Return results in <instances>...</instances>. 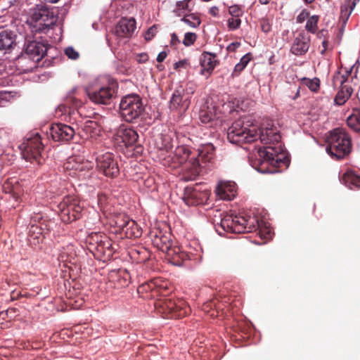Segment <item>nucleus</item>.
<instances>
[{
	"label": "nucleus",
	"mask_w": 360,
	"mask_h": 360,
	"mask_svg": "<svg viewBox=\"0 0 360 360\" xmlns=\"http://www.w3.org/2000/svg\"><path fill=\"white\" fill-rule=\"evenodd\" d=\"M258 129L251 117H244L234 122L229 128L227 139L232 143L240 144L254 141L259 137L262 143L273 144L255 148L250 156V162L252 167L261 173L277 172V167L282 165L287 166L289 162L288 156L279 143V127L274 121L266 120L259 128V134Z\"/></svg>",
	"instance_id": "f257e3e1"
},
{
	"label": "nucleus",
	"mask_w": 360,
	"mask_h": 360,
	"mask_svg": "<svg viewBox=\"0 0 360 360\" xmlns=\"http://www.w3.org/2000/svg\"><path fill=\"white\" fill-rule=\"evenodd\" d=\"M212 146H206L198 150V154L191 153L184 146H177L169 158L174 163L183 165V170L186 173V179L191 180L194 179L200 171L201 163L210 162L212 158V154L210 153Z\"/></svg>",
	"instance_id": "f03ea898"
},
{
	"label": "nucleus",
	"mask_w": 360,
	"mask_h": 360,
	"mask_svg": "<svg viewBox=\"0 0 360 360\" xmlns=\"http://www.w3.org/2000/svg\"><path fill=\"white\" fill-rule=\"evenodd\" d=\"M117 84L108 77L98 78L86 89V93L89 99L97 104H108L115 94Z\"/></svg>",
	"instance_id": "7ed1b4c3"
},
{
	"label": "nucleus",
	"mask_w": 360,
	"mask_h": 360,
	"mask_svg": "<svg viewBox=\"0 0 360 360\" xmlns=\"http://www.w3.org/2000/svg\"><path fill=\"white\" fill-rule=\"evenodd\" d=\"M326 143V152L333 158H343L351 151L350 138L343 129L337 128L330 131Z\"/></svg>",
	"instance_id": "20e7f679"
},
{
	"label": "nucleus",
	"mask_w": 360,
	"mask_h": 360,
	"mask_svg": "<svg viewBox=\"0 0 360 360\" xmlns=\"http://www.w3.org/2000/svg\"><path fill=\"white\" fill-rule=\"evenodd\" d=\"M257 217L225 214L220 221L221 228L227 232L243 233L252 231L256 227Z\"/></svg>",
	"instance_id": "39448f33"
},
{
	"label": "nucleus",
	"mask_w": 360,
	"mask_h": 360,
	"mask_svg": "<svg viewBox=\"0 0 360 360\" xmlns=\"http://www.w3.org/2000/svg\"><path fill=\"white\" fill-rule=\"evenodd\" d=\"M57 22L53 12L46 8H36L33 10L28 23L32 32H46Z\"/></svg>",
	"instance_id": "423d86ee"
},
{
	"label": "nucleus",
	"mask_w": 360,
	"mask_h": 360,
	"mask_svg": "<svg viewBox=\"0 0 360 360\" xmlns=\"http://www.w3.org/2000/svg\"><path fill=\"white\" fill-rule=\"evenodd\" d=\"M143 110L142 100L136 94L127 95L122 98L120 101V114L127 122H132L139 118Z\"/></svg>",
	"instance_id": "0eeeda50"
},
{
	"label": "nucleus",
	"mask_w": 360,
	"mask_h": 360,
	"mask_svg": "<svg viewBox=\"0 0 360 360\" xmlns=\"http://www.w3.org/2000/svg\"><path fill=\"white\" fill-rule=\"evenodd\" d=\"M84 205L74 196H67L58 205V214L62 221L69 223L79 217Z\"/></svg>",
	"instance_id": "6e6552de"
},
{
	"label": "nucleus",
	"mask_w": 360,
	"mask_h": 360,
	"mask_svg": "<svg viewBox=\"0 0 360 360\" xmlns=\"http://www.w3.org/2000/svg\"><path fill=\"white\" fill-rule=\"evenodd\" d=\"M354 69V65L351 66L349 68V70H346V75H340L337 74L333 77V84L337 85L342 86V89L340 91H338L337 94L335 98V103L338 105H341L344 104L346 101L349 98V96L352 95V89L351 87L347 86V85H344L343 84L348 82L349 79V77H351V82L354 83L355 85H358L359 82H356L354 80L356 79V72L354 73V76L352 75L353 70Z\"/></svg>",
	"instance_id": "1a4fd4ad"
},
{
	"label": "nucleus",
	"mask_w": 360,
	"mask_h": 360,
	"mask_svg": "<svg viewBox=\"0 0 360 360\" xmlns=\"http://www.w3.org/2000/svg\"><path fill=\"white\" fill-rule=\"evenodd\" d=\"M194 90L192 87H188L186 89L182 86L176 87L170 99V109L178 110L180 112H185L190 105L191 96Z\"/></svg>",
	"instance_id": "9d476101"
},
{
	"label": "nucleus",
	"mask_w": 360,
	"mask_h": 360,
	"mask_svg": "<svg viewBox=\"0 0 360 360\" xmlns=\"http://www.w3.org/2000/svg\"><path fill=\"white\" fill-rule=\"evenodd\" d=\"M94 167V163L88 161L80 155L69 157L64 162L63 168L69 174L83 176L81 173L84 171H89Z\"/></svg>",
	"instance_id": "9b49d317"
},
{
	"label": "nucleus",
	"mask_w": 360,
	"mask_h": 360,
	"mask_svg": "<svg viewBox=\"0 0 360 360\" xmlns=\"http://www.w3.org/2000/svg\"><path fill=\"white\" fill-rule=\"evenodd\" d=\"M139 135L131 127L122 124L117 129L114 134L113 139L116 144L120 146H131L138 141Z\"/></svg>",
	"instance_id": "f8f14e48"
},
{
	"label": "nucleus",
	"mask_w": 360,
	"mask_h": 360,
	"mask_svg": "<svg viewBox=\"0 0 360 360\" xmlns=\"http://www.w3.org/2000/svg\"><path fill=\"white\" fill-rule=\"evenodd\" d=\"M42 148L39 136L28 139L26 143H22L20 146L23 158L27 160H34L39 162Z\"/></svg>",
	"instance_id": "ddd939ff"
},
{
	"label": "nucleus",
	"mask_w": 360,
	"mask_h": 360,
	"mask_svg": "<svg viewBox=\"0 0 360 360\" xmlns=\"http://www.w3.org/2000/svg\"><path fill=\"white\" fill-rule=\"evenodd\" d=\"M113 158L112 153H106L96 159L97 167L107 176H115L119 173L117 164Z\"/></svg>",
	"instance_id": "4468645a"
},
{
	"label": "nucleus",
	"mask_w": 360,
	"mask_h": 360,
	"mask_svg": "<svg viewBox=\"0 0 360 360\" xmlns=\"http://www.w3.org/2000/svg\"><path fill=\"white\" fill-rule=\"evenodd\" d=\"M136 29V21L134 18H122L117 24L114 34L119 40L130 38Z\"/></svg>",
	"instance_id": "2eb2a0df"
},
{
	"label": "nucleus",
	"mask_w": 360,
	"mask_h": 360,
	"mask_svg": "<svg viewBox=\"0 0 360 360\" xmlns=\"http://www.w3.org/2000/svg\"><path fill=\"white\" fill-rule=\"evenodd\" d=\"M75 130L70 126L64 124H55L49 128L48 134L56 141H69L74 134Z\"/></svg>",
	"instance_id": "dca6fc26"
},
{
	"label": "nucleus",
	"mask_w": 360,
	"mask_h": 360,
	"mask_svg": "<svg viewBox=\"0 0 360 360\" xmlns=\"http://www.w3.org/2000/svg\"><path fill=\"white\" fill-rule=\"evenodd\" d=\"M237 192L236 184L230 181H221L216 188L217 195L221 200H231Z\"/></svg>",
	"instance_id": "f3484780"
},
{
	"label": "nucleus",
	"mask_w": 360,
	"mask_h": 360,
	"mask_svg": "<svg viewBox=\"0 0 360 360\" xmlns=\"http://www.w3.org/2000/svg\"><path fill=\"white\" fill-rule=\"evenodd\" d=\"M309 41L310 37L308 34L300 33L292 44L291 52L297 56L304 54L309 49Z\"/></svg>",
	"instance_id": "a211bd4d"
},
{
	"label": "nucleus",
	"mask_w": 360,
	"mask_h": 360,
	"mask_svg": "<svg viewBox=\"0 0 360 360\" xmlns=\"http://www.w3.org/2000/svg\"><path fill=\"white\" fill-rule=\"evenodd\" d=\"M80 136L84 139H96L101 133V126L94 120H87L82 125Z\"/></svg>",
	"instance_id": "6ab92c4d"
},
{
	"label": "nucleus",
	"mask_w": 360,
	"mask_h": 360,
	"mask_svg": "<svg viewBox=\"0 0 360 360\" xmlns=\"http://www.w3.org/2000/svg\"><path fill=\"white\" fill-rule=\"evenodd\" d=\"M44 221L43 222H39L38 224H33L31 225L29 230V240L31 243L33 245H37L40 242L43 241V239L46 234L45 232V229H48L47 225L44 224Z\"/></svg>",
	"instance_id": "aec40b11"
},
{
	"label": "nucleus",
	"mask_w": 360,
	"mask_h": 360,
	"mask_svg": "<svg viewBox=\"0 0 360 360\" xmlns=\"http://www.w3.org/2000/svg\"><path fill=\"white\" fill-rule=\"evenodd\" d=\"M200 63L202 67L200 73L207 77L216 67L217 61L214 55L205 53L202 55Z\"/></svg>",
	"instance_id": "412c9836"
},
{
	"label": "nucleus",
	"mask_w": 360,
	"mask_h": 360,
	"mask_svg": "<svg viewBox=\"0 0 360 360\" xmlns=\"http://www.w3.org/2000/svg\"><path fill=\"white\" fill-rule=\"evenodd\" d=\"M46 46L40 42L31 41L26 47V53L37 60L41 59L46 53Z\"/></svg>",
	"instance_id": "4be33fe9"
},
{
	"label": "nucleus",
	"mask_w": 360,
	"mask_h": 360,
	"mask_svg": "<svg viewBox=\"0 0 360 360\" xmlns=\"http://www.w3.org/2000/svg\"><path fill=\"white\" fill-rule=\"evenodd\" d=\"M15 45V34L8 30L0 32V50L7 51Z\"/></svg>",
	"instance_id": "5701e85b"
},
{
	"label": "nucleus",
	"mask_w": 360,
	"mask_h": 360,
	"mask_svg": "<svg viewBox=\"0 0 360 360\" xmlns=\"http://www.w3.org/2000/svg\"><path fill=\"white\" fill-rule=\"evenodd\" d=\"M82 295L83 294H69V296H68V294H65V297H62V299L67 307L73 309H79L83 306L85 302Z\"/></svg>",
	"instance_id": "b1692460"
},
{
	"label": "nucleus",
	"mask_w": 360,
	"mask_h": 360,
	"mask_svg": "<svg viewBox=\"0 0 360 360\" xmlns=\"http://www.w3.org/2000/svg\"><path fill=\"white\" fill-rule=\"evenodd\" d=\"M176 143L171 134H161L155 139L156 147L161 150L169 151Z\"/></svg>",
	"instance_id": "393cba45"
},
{
	"label": "nucleus",
	"mask_w": 360,
	"mask_h": 360,
	"mask_svg": "<svg viewBox=\"0 0 360 360\" xmlns=\"http://www.w3.org/2000/svg\"><path fill=\"white\" fill-rule=\"evenodd\" d=\"M199 117L202 123L207 124L218 120L220 117L214 106H207L205 108L200 110Z\"/></svg>",
	"instance_id": "a878e982"
},
{
	"label": "nucleus",
	"mask_w": 360,
	"mask_h": 360,
	"mask_svg": "<svg viewBox=\"0 0 360 360\" xmlns=\"http://www.w3.org/2000/svg\"><path fill=\"white\" fill-rule=\"evenodd\" d=\"M82 96L83 94L77 87H75L68 92L66 100L68 103H72L75 108H78L83 104Z\"/></svg>",
	"instance_id": "bb28decb"
},
{
	"label": "nucleus",
	"mask_w": 360,
	"mask_h": 360,
	"mask_svg": "<svg viewBox=\"0 0 360 360\" xmlns=\"http://www.w3.org/2000/svg\"><path fill=\"white\" fill-rule=\"evenodd\" d=\"M257 221L258 223L255 229L257 228L259 229L260 237L266 240L270 239L272 237V231L269 223L263 219H259L258 217Z\"/></svg>",
	"instance_id": "cd10ccee"
},
{
	"label": "nucleus",
	"mask_w": 360,
	"mask_h": 360,
	"mask_svg": "<svg viewBox=\"0 0 360 360\" xmlns=\"http://www.w3.org/2000/svg\"><path fill=\"white\" fill-rule=\"evenodd\" d=\"M162 251H165L166 254L169 259L170 262L176 266H181V260L179 259V253H181V250L179 247L172 248L170 246L166 245L165 249L162 247Z\"/></svg>",
	"instance_id": "c85d7f7f"
},
{
	"label": "nucleus",
	"mask_w": 360,
	"mask_h": 360,
	"mask_svg": "<svg viewBox=\"0 0 360 360\" xmlns=\"http://www.w3.org/2000/svg\"><path fill=\"white\" fill-rule=\"evenodd\" d=\"M342 181L350 188H352L353 187L358 188L360 186V177L352 171H347L345 173L342 178Z\"/></svg>",
	"instance_id": "c756f323"
},
{
	"label": "nucleus",
	"mask_w": 360,
	"mask_h": 360,
	"mask_svg": "<svg viewBox=\"0 0 360 360\" xmlns=\"http://www.w3.org/2000/svg\"><path fill=\"white\" fill-rule=\"evenodd\" d=\"M359 0H345V3L341 7V15L340 18L343 22L345 23L351 15L353 9L354 8L357 2Z\"/></svg>",
	"instance_id": "7c9ffc66"
},
{
	"label": "nucleus",
	"mask_w": 360,
	"mask_h": 360,
	"mask_svg": "<svg viewBox=\"0 0 360 360\" xmlns=\"http://www.w3.org/2000/svg\"><path fill=\"white\" fill-rule=\"evenodd\" d=\"M349 128L360 133V109H354L353 112L347 120Z\"/></svg>",
	"instance_id": "2f4dec72"
},
{
	"label": "nucleus",
	"mask_w": 360,
	"mask_h": 360,
	"mask_svg": "<svg viewBox=\"0 0 360 360\" xmlns=\"http://www.w3.org/2000/svg\"><path fill=\"white\" fill-rule=\"evenodd\" d=\"M127 223L128 224L123 231L127 237L138 238L141 236V229L134 220L129 219Z\"/></svg>",
	"instance_id": "473e14b6"
},
{
	"label": "nucleus",
	"mask_w": 360,
	"mask_h": 360,
	"mask_svg": "<svg viewBox=\"0 0 360 360\" xmlns=\"http://www.w3.org/2000/svg\"><path fill=\"white\" fill-rule=\"evenodd\" d=\"M103 236L101 235H98L96 233H91V234H89L88 236V240L90 243H92L93 242H95L96 243H97L98 248L102 246L106 247L107 248H110V247H111V244L110 243V241H108V240L103 241Z\"/></svg>",
	"instance_id": "72a5a7b5"
},
{
	"label": "nucleus",
	"mask_w": 360,
	"mask_h": 360,
	"mask_svg": "<svg viewBox=\"0 0 360 360\" xmlns=\"http://www.w3.org/2000/svg\"><path fill=\"white\" fill-rule=\"evenodd\" d=\"M129 219H130L129 217L120 214L115 217V219L112 223L115 226L118 227L120 230L123 232L128 224L127 221H129Z\"/></svg>",
	"instance_id": "f704fd0d"
},
{
	"label": "nucleus",
	"mask_w": 360,
	"mask_h": 360,
	"mask_svg": "<svg viewBox=\"0 0 360 360\" xmlns=\"http://www.w3.org/2000/svg\"><path fill=\"white\" fill-rule=\"evenodd\" d=\"M302 82L304 85L307 86L312 91H316L319 89L320 82L318 78H303Z\"/></svg>",
	"instance_id": "c9c22d12"
},
{
	"label": "nucleus",
	"mask_w": 360,
	"mask_h": 360,
	"mask_svg": "<svg viewBox=\"0 0 360 360\" xmlns=\"http://www.w3.org/2000/svg\"><path fill=\"white\" fill-rule=\"evenodd\" d=\"M15 181L12 180L11 181H8L4 184V189L6 193H11L12 200L17 202L19 198V194L18 192V187L15 186L11 190H8V187L10 184H13Z\"/></svg>",
	"instance_id": "e433bc0d"
},
{
	"label": "nucleus",
	"mask_w": 360,
	"mask_h": 360,
	"mask_svg": "<svg viewBox=\"0 0 360 360\" xmlns=\"http://www.w3.org/2000/svg\"><path fill=\"white\" fill-rule=\"evenodd\" d=\"M250 59L251 56L249 53L243 56L240 62L236 65L234 72H240L246 67Z\"/></svg>",
	"instance_id": "4c0bfd02"
},
{
	"label": "nucleus",
	"mask_w": 360,
	"mask_h": 360,
	"mask_svg": "<svg viewBox=\"0 0 360 360\" xmlns=\"http://www.w3.org/2000/svg\"><path fill=\"white\" fill-rule=\"evenodd\" d=\"M181 20L191 27H196L200 24V19L193 15H186Z\"/></svg>",
	"instance_id": "58836bf2"
},
{
	"label": "nucleus",
	"mask_w": 360,
	"mask_h": 360,
	"mask_svg": "<svg viewBox=\"0 0 360 360\" xmlns=\"http://www.w3.org/2000/svg\"><path fill=\"white\" fill-rule=\"evenodd\" d=\"M319 20V18L317 15H312L307 20L306 24V29L311 32L314 33L317 28V22Z\"/></svg>",
	"instance_id": "ea45409f"
},
{
	"label": "nucleus",
	"mask_w": 360,
	"mask_h": 360,
	"mask_svg": "<svg viewBox=\"0 0 360 360\" xmlns=\"http://www.w3.org/2000/svg\"><path fill=\"white\" fill-rule=\"evenodd\" d=\"M196 39V35L193 32H186L184 35L183 44L185 46H190L193 44Z\"/></svg>",
	"instance_id": "a19ab883"
},
{
	"label": "nucleus",
	"mask_w": 360,
	"mask_h": 360,
	"mask_svg": "<svg viewBox=\"0 0 360 360\" xmlns=\"http://www.w3.org/2000/svg\"><path fill=\"white\" fill-rule=\"evenodd\" d=\"M241 20L240 18L232 17L228 20V27L229 30H236L240 25Z\"/></svg>",
	"instance_id": "79ce46f5"
},
{
	"label": "nucleus",
	"mask_w": 360,
	"mask_h": 360,
	"mask_svg": "<svg viewBox=\"0 0 360 360\" xmlns=\"http://www.w3.org/2000/svg\"><path fill=\"white\" fill-rule=\"evenodd\" d=\"M229 13L232 17L240 18L242 15L243 11L241 8L236 5L230 6L229 8Z\"/></svg>",
	"instance_id": "37998d69"
},
{
	"label": "nucleus",
	"mask_w": 360,
	"mask_h": 360,
	"mask_svg": "<svg viewBox=\"0 0 360 360\" xmlns=\"http://www.w3.org/2000/svg\"><path fill=\"white\" fill-rule=\"evenodd\" d=\"M190 3H191L190 0H184L182 1L177 2V4H176L177 11H186V10L190 11L191 10L190 9Z\"/></svg>",
	"instance_id": "c03bdc74"
},
{
	"label": "nucleus",
	"mask_w": 360,
	"mask_h": 360,
	"mask_svg": "<svg viewBox=\"0 0 360 360\" xmlns=\"http://www.w3.org/2000/svg\"><path fill=\"white\" fill-rule=\"evenodd\" d=\"M65 53L70 59L75 60L79 58V53L72 47L65 49Z\"/></svg>",
	"instance_id": "a18cd8bd"
},
{
	"label": "nucleus",
	"mask_w": 360,
	"mask_h": 360,
	"mask_svg": "<svg viewBox=\"0 0 360 360\" xmlns=\"http://www.w3.org/2000/svg\"><path fill=\"white\" fill-rule=\"evenodd\" d=\"M179 254H180L179 259L181 260V265H182L183 262L186 260L196 259V258L194 257L193 254L191 252L188 253V252L181 250V253H179Z\"/></svg>",
	"instance_id": "49530a36"
},
{
	"label": "nucleus",
	"mask_w": 360,
	"mask_h": 360,
	"mask_svg": "<svg viewBox=\"0 0 360 360\" xmlns=\"http://www.w3.org/2000/svg\"><path fill=\"white\" fill-rule=\"evenodd\" d=\"M157 32V27L155 26H153L149 28L145 34V39L147 41L152 39V38L155 35Z\"/></svg>",
	"instance_id": "de8ad7c7"
},
{
	"label": "nucleus",
	"mask_w": 360,
	"mask_h": 360,
	"mask_svg": "<svg viewBox=\"0 0 360 360\" xmlns=\"http://www.w3.org/2000/svg\"><path fill=\"white\" fill-rule=\"evenodd\" d=\"M135 60L139 63H144L148 60V56L146 53H141L135 55Z\"/></svg>",
	"instance_id": "09e8293b"
},
{
	"label": "nucleus",
	"mask_w": 360,
	"mask_h": 360,
	"mask_svg": "<svg viewBox=\"0 0 360 360\" xmlns=\"http://www.w3.org/2000/svg\"><path fill=\"white\" fill-rule=\"evenodd\" d=\"M107 201V197L105 195L101 194L98 196V205L101 209H105V204ZM103 212H105V210H103Z\"/></svg>",
	"instance_id": "8fccbe9b"
},
{
	"label": "nucleus",
	"mask_w": 360,
	"mask_h": 360,
	"mask_svg": "<svg viewBox=\"0 0 360 360\" xmlns=\"http://www.w3.org/2000/svg\"><path fill=\"white\" fill-rule=\"evenodd\" d=\"M164 304H165L168 310L170 311H175L176 310H177V308L179 307V306L174 302L170 300L169 301L165 302Z\"/></svg>",
	"instance_id": "3c124183"
},
{
	"label": "nucleus",
	"mask_w": 360,
	"mask_h": 360,
	"mask_svg": "<svg viewBox=\"0 0 360 360\" xmlns=\"http://www.w3.org/2000/svg\"><path fill=\"white\" fill-rule=\"evenodd\" d=\"M188 65V61L186 60H180L174 64L175 69L186 68Z\"/></svg>",
	"instance_id": "603ef678"
},
{
	"label": "nucleus",
	"mask_w": 360,
	"mask_h": 360,
	"mask_svg": "<svg viewBox=\"0 0 360 360\" xmlns=\"http://www.w3.org/2000/svg\"><path fill=\"white\" fill-rule=\"evenodd\" d=\"M209 13L214 16V17H217L219 16V8L217 6H212L210 8L209 10Z\"/></svg>",
	"instance_id": "864d4df0"
},
{
	"label": "nucleus",
	"mask_w": 360,
	"mask_h": 360,
	"mask_svg": "<svg viewBox=\"0 0 360 360\" xmlns=\"http://www.w3.org/2000/svg\"><path fill=\"white\" fill-rule=\"evenodd\" d=\"M308 13L305 11H302L300 14L297 17V21L298 22H302L304 19L307 17Z\"/></svg>",
	"instance_id": "5fc2aeb1"
},
{
	"label": "nucleus",
	"mask_w": 360,
	"mask_h": 360,
	"mask_svg": "<svg viewBox=\"0 0 360 360\" xmlns=\"http://www.w3.org/2000/svg\"><path fill=\"white\" fill-rule=\"evenodd\" d=\"M166 56L167 54L165 51L160 52L157 57V60L158 62H162L165 59Z\"/></svg>",
	"instance_id": "6e6d98bb"
},
{
	"label": "nucleus",
	"mask_w": 360,
	"mask_h": 360,
	"mask_svg": "<svg viewBox=\"0 0 360 360\" xmlns=\"http://www.w3.org/2000/svg\"><path fill=\"white\" fill-rule=\"evenodd\" d=\"M262 30L264 32H268L269 31V30H270L269 24L268 23H265L264 22V23L262 25Z\"/></svg>",
	"instance_id": "4d7b16f0"
},
{
	"label": "nucleus",
	"mask_w": 360,
	"mask_h": 360,
	"mask_svg": "<svg viewBox=\"0 0 360 360\" xmlns=\"http://www.w3.org/2000/svg\"><path fill=\"white\" fill-rule=\"evenodd\" d=\"M322 45H323V49L321 51V53L323 54L326 51V48H327V46H328V42L324 40L322 42Z\"/></svg>",
	"instance_id": "13d9d810"
},
{
	"label": "nucleus",
	"mask_w": 360,
	"mask_h": 360,
	"mask_svg": "<svg viewBox=\"0 0 360 360\" xmlns=\"http://www.w3.org/2000/svg\"><path fill=\"white\" fill-rule=\"evenodd\" d=\"M188 195L191 198H197L198 194L195 191H193L190 194H188Z\"/></svg>",
	"instance_id": "bf43d9fd"
},
{
	"label": "nucleus",
	"mask_w": 360,
	"mask_h": 360,
	"mask_svg": "<svg viewBox=\"0 0 360 360\" xmlns=\"http://www.w3.org/2000/svg\"><path fill=\"white\" fill-rule=\"evenodd\" d=\"M239 45H240V44H239V43H236V44H234V43H233V44H231V45L229 46V49L231 50V49H232V46H233V47H238Z\"/></svg>",
	"instance_id": "052dcab7"
},
{
	"label": "nucleus",
	"mask_w": 360,
	"mask_h": 360,
	"mask_svg": "<svg viewBox=\"0 0 360 360\" xmlns=\"http://www.w3.org/2000/svg\"><path fill=\"white\" fill-rule=\"evenodd\" d=\"M19 295H22V294H16L15 297L11 296V300H14L19 297Z\"/></svg>",
	"instance_id": "680f3d73"
},
{
	"label": "nucleus",
	"mask_w": 360,
	"mask_h": 360,
	"mask_svg": "<svg viewBox=\"0 0 360 360\" xmlns=\"http://www.w3.org/2000/svg\"><path fill=\"white\" fill-rule=\"evenodd\" d=\"M259 1L262 4H266L269 2L270 0H259Z\"/></svg>",
	"instance_id": "e2e57ef3"
},
{
	"label": "nucleus",
	"mask_w": 360,
	"mask_h": 360,
	"mask_svg": "<svg viewBox=\"0 0 360 360\" xmlns=\"http://www.w3.org/2000/svg\"><path fill=\"white\" fill-rule=\"evenodd\" d=\"M175 40H177V36L175 34H173L172 35V41H174Z\"/></svg>",
	"instance_id": "0e129e2a"
},
{
	"label": "nucleus",
	"mask_w": 360,
	"mask_h": 360,
	"mask_svg": "<svg viewBox=\"0 0 360 360\" xmlns=\"http://www.w3.org/2000/svg\"><path fill=\"white\" fill-rule=\"evenodd\" d=\"M158 284V281H155V283H151V284H149L148 286L150 287V290H153V288L151 287V285H157Z\"/></svg>",
	"instance_id": "69168bd1"
},
{
	"label": "nucleus",
	"mask_w": 360,
	"mask_h": 360,
	"mask_svg": "<svg viewBox=\"0 0 360 360\" xmlns=\"http://www.w3.org/2000/svg\"><path fill=\"white\" fill-rule=\"evenodd\" d=\"M304 2H306V3H311V2H313L314 0H304Z\"/></svg>",
	"instance_id": "338daca9"
},
{
	"label": "nucleus",
	"mask_w": 360,
	"mask_h": 360,
	"mask_svg": "<svg viewBox=\"0 0 360 360\" xmlns=\"http://www.w3.org/2000/svg\"><path fill=\"white\" fill-rule=\"evenodd\" d=\"M2 96H3L2 99H6V98H7L8 95L6 94H4Z\"/></svg>",
	"instance_id": "774afa93"
}]
</instances>
